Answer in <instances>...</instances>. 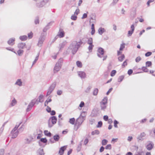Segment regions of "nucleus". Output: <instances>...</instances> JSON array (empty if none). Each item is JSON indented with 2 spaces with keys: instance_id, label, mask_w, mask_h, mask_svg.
<instances>
[{
  "instance_id": "obj_51",
  "label": "nucleus",
  "mask_w": 155,
  "mask_h": 155,
  "mask_svg": "<svg viewBox=\"0 0 155 155\" xmlns=\"http://www.w3.org/2000/svg\"><path fill=\"white\" fill-rule=\"evenodd\" d=\"M46 110L49 113L51 112V108L49 106H47L46 108Z\"/></svg>"
},
{
  "instance_id": "obj_23",
  "label": "nucleus",
  "mask_w": 155,
  "mask_h": 155,
  "mask_svg": "<svg viewBox=\"0 0 155 155\" xmlns=\"http://www.w3.org/2000/svg\"><path fill=\"white\" fill-rule=\"evenodd\" d=\"M105 30L104 28H100L98 29V32L99 34L100 35H102V34L104 32Z\"/></svg>"
},
{
  "instance_id": "obj_1",
  "label": "nucleus",
  "mask_w": 155,
  "mask_h": 155,
  "mask_svg": "<svg viewBox=\"0 0 155 155\" xmlns=\"http://www.w3.org/2000/svg\"><path fill=\"white\" fill-rule=\"evenodd\" d=\"M84 121V118L82 116L79 117L78 118L74 125V129L77 130L80 127Z\"/></svg>"
},
{
  "instance_id": "obj_25",
  "label": "nucleus",
  "mask_w": 155,
  "mask_h": 155,
  "mask_svg": "<svg viewBox=\"0 0 155 155\" xmlns=\"http://www.w3.org/2000/svg\"><path fill=\"white\" fill-rule=\"evenodd\" d=\"M87 43L88 45L92 44L93 38H89L87 41Z\"/></svg>"
},
{
  "instance_id": "obj_18",
  "label": "nucleus",
  "mask_w": 155,
  "mask_h": 155,
  "mask_svg": "<svg viewBox=\"0 0 155 155\" xmlns=\"http://www.w3.org/2000/svg\"><path fill=\"white\" fill-rule=\"evenodd\" d=\"M20 39L22 41H24L27 39V37L26 35L21 36L19 37Z\"/></svg>"
},
{
  "instance_id": "obj_7",
  "label": "nucleus",
  "mask_w": 155,
  "mask_h": 155,
  "mask_svg": "<svg viewBox=\"0 0 155 155\" xmlns=\"http://www.w3.org/2000/svg\"><path fill=\"white\" fill-rule=\"evenodd\" d=\"M54 87H55V86H51L49 88L48 91L47 92L46 96H48L50 95L51 94L52 91L54 90Z\"/></svg>"
},
{
  "instance_id": "obj_45",
  "label": "nucleus",
  "mask_w": 155,
  "mask_h": 155,
  "mask_svg": "<svg viewBox=\"0 0 155 155\" xmlns=\"http://www.w3.org/2000/svg\"><path fill=\"white\" fill-rule=\"evenodd\" d=\"M102 125V122L101 121H99L98 122V124L97 126V127H101Z\"/></svg>"
},
{
  "instance_id": "obj_2",
  "label": "nucleus",
  "mask_w": 155,
  "mask_h": 155,
  "mask_svg": "<svg viewBox=\"0 0 155 155\" xmlns=\"http://www.w3.org/2000/svg\"><path fill=\"white\" fill-rule=\"evenodd\" d=\"M107 97H105L100 102V106L101 109L104 110L106 108V104L107 103Z\"/></svg>"
},
{
  "instance_id": "obj_29",
  "label": "nucleus",
  "mask_w": 155,
  "mask_h": 155,
  "mask_svg": "<svg viewBox=\"0 0 155 155\" xmlns=\"http://www.w3.org/2000/svg\"><path fill=\"white\" fill-rule=\"evenodd\" d=\"M94 45L93 44L89 45V47H88V50L90 52H91L93 49Z\"/></svg>"
},
{
  "instance_id": "obj_4",
  "label": "nucleus",
  "mask_w": 155,
  "mask_h": 155,
  "mask_svg": "<svg viewBox=\"0 0 155 155\" xmlns=\"http://www.w3.org/2000/svg\"><path fill=\"white\" fill-rule=\"evenodd\" d=\"M61 68V64L59 62L57 63L54 68V72L56 73Z\"/></svg>"
},
{
  "instance_id": "obj_58",
  "label": "nucleus",
  "mask_w": 155,
  "mask_h": 155,
  "mask_svg": "<svg viewBox=\"0 0 155 155\" xmlns=\"http://www.w3.org/2000/svg\"><path fill=\"white\" fill-rule=\"evenodd\" d=\"M117 140H118L117 138H115V139L113 138L112 139V142H113L114 143L115 142H116Z\"/></svg>"
},
{
  "instance_id": "obj_41",
  "label": "nucleus",
  "mask_w": 155,
  "mask_h": 155,
  "mask_svg": "<svg viewBox=\"0 0 155 155\" xmlns=\"http://www.w3.org/2000/svg\"><path fill=\"white\" fill-rule=\"evenodd\" d=\"M28 38L30 39L33 36V33L32 32H30V33H28Z\"/></svg>"
},
{
  "instance_id": "obj_27",
  "label": "nucleus",
  "mask_w": 155,
  "mask_h": 155,
  "mask_svg": "<svg viewBox=\"0 0 155 155\" xmlns=\"http://www.w3.org/2000/svg\"><path fill=\"white\" fill-rule=\"evenodd\" d=\"M21 84L22 82L20 79L18 80L15 83V84H17L19 86H21Z\"/></svg>"
},
{
  "instance_id": "obj_64",
  "label": "nucleus",
  "mask_w": 155,
  "mask_h": 155,
  "mask_svg": "<svg viewBox=\"0 0 155 155\" xmlns=\"http://www.w3.org/2000/svg\"><path fill=\"white\" fill-rule=\"evenodd\" d=\"M146 120H147V119H144L142 120L140 122L142 123H144L146 121Z\"/></svg>"
},
{
  "instance_id": "obj_46",
  "label": "nucleus",
  "mask_w": 155,
  "mask_h": 155,
  "mask_svg": "<svg viewBox=\"0 0 155 155\" xmlns=\"http://www.w3.org/2000/svg\"><path fill=\"white\" fill-rule=\"evenodd\" d=\"M80 12V10L79 9H77L75 11V12H74V14L75 15H78L79 13Z\"/></svg>"
},
{
  "instance_id": "obj_53",
  "label": "nucleus",
  "mask_w": 155,
  "mask_h": 155,
  "mask_svg": "<svg viewBox=\"0 0 155 155\" xmlns=\"http://www.w3.org/2000/svg\"><path fill=\"white\" fill-rule=\"evenodd\" d=\"M133 72V71L132 69H130L128 70L127 73H128V74L129 75H130Z\"/></svg>"
},
{
  "instance_id": "obj_36",
  "label": "nucleus",
  "mask_w": 155,
  "mask_h": 155,
  "mask_svg": "<svg viewBox=\"0 0 155 155\" xmlns=\"http://www.w3.org/2000/svg\"><path fill=\"white\" fill-rule=\"evenodd\" d=\"M117 71L115 70L112 71L110 73V76L111 77H113L116 73Z\"/></svg>"
},
{
  "instance_id": "obj_10",
  "label": "nucleus",
  "mask_w": 155,
  "mask_h": 155,
  "mask_svg": "<svg viewBox=\"0 0 155 155\" xmlns=\"http://www.w3.org/2000/svg\"><path fill=\"white\" fill-rule=\"evenodd\" d=\"M78 75L81 78H84L86 76L85 73L83 71H80L78 72Z\"/></svg>"
},
{
  "instance_id": "obj_6",
  "label": "nucleus",
  "mask_w": 155,
  "mask_h": 155,
  "mask_svg": "<svg viewBox=\"0 0 155 155\" xmlns=\"http://www.w3.org/2000/svg\"><path fill=\"white\" fill-rule=\"evenodd\" d=\"M15 39L14 38L9 39L8 41V44L10 45H13L15 43Z\"/></svg>"
},
{
  "instance_id": "obj_19",
  "label": "nucleus",
  "mask_w": 155,
  "mask_h": 155,
  "mask_svg": "<svg viewBox=\"0 0 155 155\" xmlns=\"http://www.w3.org/2000/svg\"><path fill=\"white\" fill-rule=\"evenodd\" d=\"M77 67L79 68H81L82 66V64L81 62L80 61H77L76 62Z\"/></svg>"
},
{
  "instance_id": "obj_61",
  "label": "nucleus",
  "mask_w": 155,
  "mask_h": 155,
  "mask_svg": "<svg viewBox=\"0 0 155 155\" xmlns=\"http://www.w3.org/2000/svg\"><path fill=\"white\" fill-rule=\"evenodd\" d=\"M122 51H120V50L119 51H117V55L118 56L119 55H120L121 54H122Z\"/></svg>"
},
{
  "instance_id": "obj_26",
  "label": "nucleus",
  "mask_w": 155,
  "mask_h": 155,
  "mask_svg": "<svg viewBox=\"0 0 155 155\" xmlns=\"http://www.w3.org/2000/svg\"><path fill=\"white\" fill-rule=\"evenodd\" d=\"M75 120L74 118H72L70 119L69 122L72 124H74L75 123Z\"/></svg>"
},
{
  "instance_id": "obj_42",
  "label": "nucleus",
  "mask_w": 155,
  "mask_h": 155,
  "mask_svg": "<svg viewBox=\"0 0 155 155\" xmlns=\"http://www.w3.org/2000/svg\"><path fill=\"white\" fill-rule=\"evenodd\" d=\"M112 147L111 144H109L107 145L105 147V149L107 150H110Z\"/></svg>"
},
{
  "instance_id": "obj_22",
  "label": "nucleus",
  "mask_w": 155,
  "mask_h": 155,
  "mask_svg": "<svg viewBox=\"0 0 155 155\" xmlns=\"http://www.w3.org/2000/svg\"><path fill=\"white\" fill-rule=\"evenodd\" d=\"M64 32L63 31H60L58 36L60 38H62L64 36Z\"/></svg>"
},
{
  "instance_id": "obj_60",
  "label": "nucleus",
  "mask_w": 155,
  "mask_h": 155,
  "mask_svg": "<svg viewBox=\"0 0 155 155\" xmlns=\"http://www.w3.org/2000/svg\"><path fill=\"white\" fill-rule=\"evenodd\" d=\"M104 150V148L103 146L101 147L100 149V152H103Z\"/></svg>"
},
{
  "instance_id": "obj_16",
  "label": "nucleus",
  "mask_w": 155,
  "mask_h": 155,
  "mask_svg": "<svg viewBox=\"0 0 155 155\" xmlns=\"http://www.w3.org/2000/svg\"><path fill=\"white\" fill-rule=\"evenodd\" d=\"M21 123L18 124H17L16 126H15L14 128L12 130V133H13V132H15V131H18L17 130V129L18 128V127H19L20 124Z\"/></svg>"
},
{
  "instance_id": "obj_49",
  "label": "nucleus",
  "mask_w": 155,
  "mask_h": 155,
  "mask_svg": "<svg viewBox=\"0 0 155 155\" xmlns=\"http://www.w3.org/2000/svg\"><path fill=\"white\" fill-rule=\"evenodd\" d=\"M82 44V42L81 40H80V41L77 42L76 45V46H77L78 47H79Z\"/></svg>"
},
{
  "instance_id": "obj_13",
  "label": "nucleus",
  "mask_w": 155,
  "mask_h": 155,
  "mask_svg": "<svg viewBox=\"0 0 155 155\" xmlns=\"http://www.w3.org/2000/svg\"><path fill=\"white\" fill-rule=\"evenodd\" d=\"M25 46V44L24 43H20L18 44V47L19 48L23 49Z\"/></svg>"
},
{
  "instance_id": "obj_56",
  "label": "nucleus",
  "mask_w": 155,
  "mask_h": 155,
  "mask_svg": "<svg viewBox=\"0 0 155 155\" xmlns=\"http://www.w3.org/2000/svg\"><path fill=\"white\" fill-rule=\"evenodd\" d=\"M62 93V91L61 90H58L57 92V94L58 95H60Z\"/></svg>"
},
{
  "instance_id": "obj_44",
  "label": "nucleus",
  "mask_w": 155,
  "mask_h": 155,
  "mask_svg": "<svg viewBox=\"0 0 155 155\" xmlns=\"http://www.w3.org/2000/svg\"><path fill=\"white\" fill-rule=\"evenodd\" d=\"M141 58L140 56H138L136 58L135 61L137 62H139L141 60Z\"/></svg>"
},
{
  "instance_id": "obj_14",
  "label": "nucleus",
  "mask_w": 155,
  "mask_h": 155,
  "mask_svg": "<svg viewBox=\"0 0 155 155\" xmlns=\"http://www.w3.org/2000/svg\"><path fill=\"white\" fill-rule=\"evenodd\" d=\"M125 56L124 54H122L118 57V60L120 62H122L124 59Z\"/></svg>"
},
{
  "instance_id": "obj_55",
  "label": "nucleus",
  "mask_w": 155,
  "mask_h": 155,
  "mask_svg": "<svg viewBox=\"0 0 155 155\" xmlns=\"http://www.w3.org/2000/svg\"><path fill=\"white\" fill-rule=\"evenodd\" d=\"M87 17V14L86 13H84L83 15V16L82 17V18L84 19V18H86Z\"/></svg>"
},
{
  "instance_id": "obj_34",
  "label": "nucleus",
  "mask_w": 155,
  "mask_h": 155,
  "mask_svg": "<svg viewBox=\"0 0 155 155\" xmlns=\"http://www.w3.org/2000/svg\"><path fill=\"white\" fill-rule=\"evenodd\" d=\"M146 67H149L151 66L152 64L151 61H147L146 62Z\"/></svg>"
},
{
  "instance_id": "obj_50",
  "label": "nucleus",
  "mask_w": 155,
  "mask_h": 155,
  "mask_svg": "<svg viewBox=\"0 0 155 155\" xmlns=\"http://www.w3.org/2000/svg\"><path fill=\"white\" fill-rule=\"evenodd\" d=\"M152 54V52H148L145 54V55L146 57H148Z\"/></svg>"
},
{
  "instance_id": "obj_8",
  "label": "nucleus",
  "mask_w": 155,
  "mask_h": 155,
  "mask_svg": "<svg viewBox=\"0 0 155 155\" xmlns=\"http://www.w3.org/2000/svg\"><path fill=\"white\" fill-rule=\"evenodd\" d=\"M131 30L130 31H128V36H131L132 34H133L134 30V25H132L131 26Z\"/></svg>"
},
{
  "instance_id": "obj_38",
  "label": "nucleus",
  "mask_w": 155,
  "mask_h": 155,
  "mask_svg": "<svg viewBox=\"0 0 155 155\" xmlns=\"http://www.w3.org/2000/svg\"><path fill=\"white\" fill-rule=\"evenodd\" d=\"M24 51L23 50H19L17 51V53L18 54L19 56H21L23 54Z\"/></svg>"
},
{
  "instance_id": "obj_62",
  "label": "nucleus",
  "mask_w": 155,
  "mask_h": 155,
  "mask_svg": "<svg viewBox=\"0 0 155 155\" xmlns=\"http://www.w3.org/2000/svg\"><path fill=\"white\" fill-rule=\"evenodd\" d=\"M132 137L129 136L128 137L127 140L128 141H130L132 140Z\"/></svg>"
},
{
  "instance_id": "obj_47",
  "label": "nucleus",
  "mask_w": 155,
  "mask_h": 155,
  "mask_svg": "<svg viewBox=\"0 0 155 155\" xmlns=\"http://www.w3.org/2000/svg\"><path fill=\"white\" fill-rule=\"evenodd\" d=\"M142 69L144 72H147L148 71V70L147 68L145 67H143L142 68Z\"/></svg>"
},
{
  "instance_id": "obj_3",
  "label": "nucleus",
  "mask_w": 155,
  "mask_h": 155,
  "mask_svg": "<svg viewBox=\"0 0 155 155\" xmlns=\"http://www.w3.org/2000/svg\"><path fill=\"white\" fill-rule=\"evenodd\" d=\"M97 51L98 56L100 58L102 57V56L104 55V49L102 48H99L98 49Z\"/></svg>"
},
{
  "instance_id": "obj_48",
  "label": "nucleus",
  "mask_w": 155,
  "mask_h": 155,
  "mask_svg": "<svg viewBox=\"0 0 155 155\" xmlns=\"http://www.w3.org/2000/svg\"><path fill=\"white\" fill-rule=\"evenodd\" d=\"M118 122L116 120H115L114 121V126L115 127H117V124H118Z\"/></svg>"
},
{
  "instance_id": "obj_35",
  "label": "nucleus",
  "mask_w": 155,
  "mask_h": 155,
  "mask_svg": "<svg viewBox=\"0 0 155 155\" xmlns=\"http://www.w3.org/2000/svg\"><path fill=\"white\" fill-rule=\"evenodd\" d=\"M108 142V141L106 139H104L102 141V144L103 145H106Z\"/></svg>"
},
{
  "instance_id": "obj_28",
  "label": "nucleus",
  "mask_w": 155,
  "mask_h": 155,
  "mask_svg": "<svg viewBox=\"0 0 155 155\" xmlns=\"http://www.w3.org/2000/svg\"><path fill=\"white\" fill-rule=\"evenodd\" d=\"M99 134V131L98 130H96L92 131L91 132V134L92 135L95 134Z\"/></svg>"
},
{
  "instance_id": "obj_11",
  "label": "nucleus",
  "mask_w": 155,
  "mask_h": 155,
  "mask_svg": "<svg viewBox=\"0 0 155 155\" xmlns=\"http://www.w3.org/2000/svg\"><path fill=\"white\" fill-rule=\"evenodd\" d=\"M153 143H149L147 146L146 148L147 150H150L153 147Z\"/></svg>"
},
{
  "instance_id": "obj_37",
  "label": "nucleus",
  "mask_w": 155,
  "mask_h": 155,
  "mask_svg": "<svg viewBox=\"0 0 155 155\" xmlns=\"http://www.w3.org/2000/svg\"><path fill=\"white\" fill-rule=\"evenodd\" d=\"M40 141L42 143H46L47 142V140L46 138H41L40 139Z\"/></svg>"
},
{
  "instance_id": "obj_24",
  "label": "nucleus",
  "mask_w": 155,
  "mask_h": 155,
  "mask_svg": "<svg viewBox=\"0 0 155 155\" xmlns=\"http://www.w3.org/2000/svg\"><path fill=\"white\" fill-rule=\"evenodd\" d=\"M54 139V140L55 141H58L60 138V137L58 135H55L53 137Z\"/></svg>"
},
{
  "instance_id": "obj_33",
  "label": "nucleus",
  "mask_w": 155,
  "mask_h": 155,
  "mask_svg": "<svg viewBox=\"0 0 155 155\" xmlns=\"http://www.w3.org/2000/svg\"><path fill=\"white\" fill-rule=\"evenodd\" d=\"M125 44L124 43H122L120 45V51H123V49L125 48Z\"/></svg>"
},
{
  "instance_id": "obj_30",
  "label": "nucleus",
  "mask_w": 155,
  "mask_h": 155,
  "mask_svg": "<svg viewBox=\"0 0 155 155\" xmlns=\"http://www.w3.org/2000/svg\"><path fill=\"white\" fill-rule=\"evenodd\" d=\"M127 60L126 59L125 60V61L123 63V64L122 65V68H124L126 66H127Z\"/></svg>"
},
{
  "instance_id": "obj_39",
  "label": "nucleus",
  "mask_w": 155,
  "mask_h": 155,
  "mask_svg": "<svg viewBox=\"0 0 155 155\" xmlns=\"http://www.w3.org/2000/svg\"><path fill=\"white\" fill-rule=\"evenodd\" d=\"M124 77L123 76H121L119 77L118 78V81L120 82L122 81L124 79Z\"/></svg>"
},
{
  "instance_id": "obj_43",
  "label": "nucleus",
  "mask_w": 155,
  "mask_h": 155,
  "mask_svg": "<svg viewBox=\"0 0 155 155\" xmlns=\"http://www.w3.org/2000/svg\"><path fill=\"white\" fill-rule=\"evenodd\" d=\"M98 91L97 89H95L93 92V94L94 95H96L98 93Z\"/></svg>"
},
{
  "instance_id": "obj_54",
  "label": "nucleus",
  "mask_w": 155,
  "mask_h": 155,
  "mask_svg": "<svg viewBox=\"0 0 155 155\" xmlns=\"http://www.w3.org/2000/svg\"><path fill=\"white\" fill-rule=\"evenodd\" d=\"M104 119L105 120V121H107V120H108V116L107 115H105L104 116Z\"/></svg>"
},
{
  "instance_id": "obj_21",
  "label": "nucleus",
  "mask_w": 155,
  "mask_h": 155,
  "mask_svg": "<svg viewBox=\"0 0 155 155\" xmlns=\"http://www.w3.org/2000/svg\"><path fill=\"white\" fill-rule=\"evenodd\" d=\"M52 100L50 97H48L47 100L45 102V106H46L48 104L49 102H51Z\"/></svg>"
},
{
  "instance_id": "obj_32",
  "label": "nucleus",
  "mask_w": 155,
  "mask_h": 155,
  "mask_svg": "<svg viewBox=\"0 0 155 155\" xmlns=\"http://www.w3.org/2000/svg\"><path fill=\"white\" fill-rule=\"evenodd\" d=\"M77 15L75 14L73 15L71 17V18L72 20H76L77 19Z\"/></svg>"
},
{
  "instance_id": "obj_5",
  "label": "nucleus",
  "mask_w": 155,
  "mask_h": 155,
  "mask_svg": "<svg viewBox=\"0 0 155 155\" xmlns=\"http://www.w3.org/2000/svg\"><path fill=\"white\" fill-rule=\"evenodd\" d=\"M66 147L65 146L61 147L59 151L58 154L59 155H63L64 153V151L66 149Z\"/></svg>"
},
{
  "instance_id": "obj_20",
  "label": "nucleus",
  "mask_w": 155,
  "mask_h": 155,
  "mask_svg": "<svg viewBox=\"0 0 155 155\" xmlns=\"http://www.w3.org/2000/svg\"><path fill=\"white\" fill-rule=\"evenodd\" d=\"M18 134V131H15L13 133H12V131H11V134H12V138H15L17 136Z\"/></svg>"
},
{
  "instance_id": "obj_57",
  "label": "nucleus",
  "mask_w": 155,
  "mask_h": 155,
  "mask_svg": "<svg viewBox=\"0 0 155 155\" xmlns=\"http://www.w3.org/2000/svg\"><path fill=\"white\" fill-rule=\"evenodd\" d=\"M50 112V114L51 115H54L55 114V112L54 110H52V111H51Z\"/></svg>"
},
{
  "instance_id": "obj_63",
  "label": "nucleus",
  "mask_w": 155,
  "mask_h": 155,
  "mask_svg": "<svg viewBox=\"0 0 155 155\" xmlns=\"http://www.w3.org/2000/svg\"><path fill=\"white\" fill-rule=\"evenodd\" d=\"M88 142V140L87 139H86L84 141V143L85 144H87Z\"/></svg>"
},
{
  "instance_id": "obj_12",
  "label": "nucleus",
  "mask_w": 155,
  "mask_h": 155,
  "mask_svg": "<svg viewBox=\"0 0 155 155\" xmlns=\"http://www.w3.org/2000/svg\"><path fill=\"white\" fill-rule=\"evenodd\" d=\"M44 38L43 37H40V38L38 42V46H41L43 44L44 41Z\"/></svg>"
},
{
  "instance_id": "obj_15",
  "label": "nucleus",
  "mask_w": 155,
  "mask_h": 155,
  "mask_svg": "<svg viewBox=\"0 0 155 155\" xmlns=\"http://www.w3.org/2000/svg\"><path fill=\"white\" fill-rule=\"evenodd\" d=\"M91 34L92 35H93L95 33V30L94 29V25L93 24H92L91 25Z\"/></svg>"
},
{
  "instance_id": "obj_31",
  "label": "nucleus",
  "mask_w": 155,
  "mask_h": 155,
  "mask_svg": "<svg viewBox=\"0 0 155 155\" xmlns=\"http://www.w3.org/2000/svg\"><path fill=\"white\" fill-rule=\"evenodd\" d=\"M43 96L42 95H40L38 97L39 101V102H42L43 101Z\"/></svg>"
},
{
  "instance_id": "obj_59",
  "label": "nucleus",
  "mask_w": 155,
  "mask_h": 155,
  "mask_svg": "<svg viewBox=\"0 0 155 155\" xmlns=\"http://www.w3.org/2000/svg\"><path fill=\"white\" fill-rule=\"evenodd\" d=\"M113 89V88H110L109 90L108 91L107 93V95H108L110 92H111V91H112Z\"/></svg>"
},
{
  "instance_id": "obj_40",
  "label": "nucleus",
  "mask_w": 155,
  "mask_h": 155,
  "mask_svg": "<svg viewBox=\"0 0 155 155\" xmlns=\"http://www.w3.org/2000/svg\"><path fill=\"white\" fill-rule=\"evenodd\" d=\"M17 103V101L15 99H14L13 100H12V103H11V105L12 106H13L15 105Z\"/></svg>"
},
{
  "instance_id": "obj_52",
  "label": "nucleus",
  "mask_w": 155,
  "mask_h": 155,
  "mask_svg": "<svg viewBox=\"0 0 155 155\" xmlns=\"http://www.w3.org/2000/svg\"><path fill=\"white\" fill-rule=\"evenodd\" d=\"M84 102L83 101H81L80 105H79V107H83L84 106Z\"/></svg>"
},
{
  "instance_id": "obj_17",
  "label": "nucleus",
  "mask_w": 155,
  "mask_h": 155,
  "mask_svg": "<svg viewBox=\"0 0 155 155\" xmlns=\"http://www.w3.org/2000/svg\"><path fill=\"white\" fill-rule=\"evenodd\" d=\"M44 133L45 135L49 137H51V133L50 132L48 131V130H45L44 131Z\"/></svg>"
},
{
  "instance_id": "obj_9",
  "label": "nucleus",
  "mask_w": 155,
  "mask_h": 155,
  "mask_svg": "<svg viewBox=\"0 0 155 155\" xmlns=\"http://www.w3.org/2000/svg\"><path fill=\"white\" fill-rule=\"evenodd\" d=\"M51 120L53 124H54L56 123L57 121V118L55 116L51 117L49 119Z\"/></svg>"
}]
</instances>
